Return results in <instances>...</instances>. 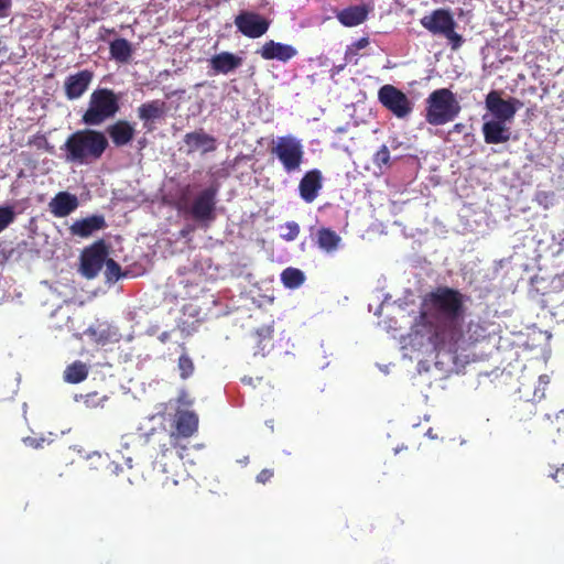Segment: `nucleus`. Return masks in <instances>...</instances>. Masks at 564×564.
I'll use <instances>...</instances> for the list:
<instances>
[{
	"label": "nucleus",
	"mask_w": 564,
	"mask_h": 564,
	"mask_svg": "<svg viewBox=\"0 0 564 564\" xmlns=\"http://www.w3.org/2000/svg\"><path fill=\"white\" fill-rule=\"evenodd\" d=\"M463 299L459 292L438 288L425 296L420 319L404 338L402 349L408 357L409 346L423 354L444 352L455 355L473 340L462 330Z\"/></svg>",
	"instance_id": "f257e3e1"
},
{
	"label": "nucleus",
	"mask_w": 564,
	"mask_h": 564,
	"mask_svg": "<svg viewBox=\"0 0 564 564\" xmlns=\"http://www.w3.org/2000/svg\"><path fill=\"white\" fill-rule=\"evenodd\" d=\"M104 132L83 129L73 132L61 147L63 159L73 165H90L101 159L108 148Z\"/></svg>",
	"instance_id": "f03ea898"
},
{
	"label": "nucleus",
	"mask_w": 564,
	"mask_h": 564,
	"mask_svg": "<svg viewBox=\"0 0 564 564\" xmlns=\"http://www.w3.org/2000/svg\"><path fill=\"white\" fill-rule=\"evenodd\" d=\"M120 97L111 89L97 88L89 97L82 121L86 126H100L119 111Z\"/></svg>",
	"instance_id": "7ed1b4c3"
},
{
	"label": "nucleus",
	"mask_w": 564,
	"mask_h": 564,
	"mask_svg": "<svg viewBox=\"0 0 564 564\" xmlns=\"http://www.w3.org/2000/svg\"><path fill=\"white\" fill-rule=\"evenodd\" d=\"M460 111L455 95L447 88L436 89L426 99L425 119L430 124L442 126L453 121Z\"/></svg>",
	"instance_id": "20e7f679"
},
{
	"label": "nucleus",
	"mask_w": 564,
	"mask_h": 564,
	"mask_svg": "<svg viewBox=\"0 0 564 564\" xmlns=\"http://www.w3.org/2000/svg\"><path fill=\"white\" fill-rule=\"evenodd\" d=\"M271 153L289 175L299 173L305 159L303 142L293 134H285L274 139Z\"/></svg>",
	"instance_id": "39448f33"
},
{
	"label": "nucleus",
	"mask_w": 564,
	"mask_h": 564,
	"mask_svg": "<svg viewBox=\"0 0 564 564\" xmlns=\"http://www.w3.org/2000/svg\"><path fill=\"white\" fill-rule=\"evenodd\" d=\"M421 25L434 35L446 37L453 50L463 44V37L455 32L456 22L449 10L436 9L420 20Z\"/></svg>",
	"instance_id": "423d86ee"
},
{
	"label": "nucleus",
	"mask_w": 564,
	"mask_h": 564,
	"mask_svg": "<svg viewBox=\"0 0 564 564\" xmlns=\"http://www.w3.org/2000/svg\"><path fill=\"white\" fill-rule=\"evenodd\" d=\"M485 106L491 115L490 119L511 123L522 102L517 98L503 99L500 91L491 90L486 96Z\"/></svg>",
	"instance_id": "0eeeda50"
},
{
	"label": "nucleus",
	"mask_w": 564,
	"mask_h": 564,
	"mask_svg": "<svg viewBox=\"0 0 564 564\" xmlns=\"http://www.w3.org/2000/svg\"><path fill=\"white\" fill-rule=\"evenodd\" d=\"M381 105L391 111L397 118L403 119L413 110V104L409 97L392 85H383L378 91Z\"/></svg>",
	"instance_id": "6e6552de"
},
{
	"label": "nucleus",
	"mask_w": 564,
	"mask_h": 564,
	"mask_svg": "<svg viewBox=\"0 0 564 564\" xmlns=\"http://www.w3.org/2000/svg\"><path fill=\"white\" fill-rule=\"evenodd\" d=\"M217 193L218 186L213 184L194 197L189 213L195 220L202 223L214 220Z\"/></svg>",
	"instance_id": "1a4fd4ad"
},
{
	"label": "nucleus",
	"mask_w": 564,
	"mask_h": 564,
	"mask_svg": "<svg viewBox=\"0 0 564 564\" xmlns=\"http://www.w3.org/2000/svg\"><path fill=\"white\" fill-rule=\"evenodd\" d=\"M235 25L245 36L258 39L267 33L270 22L256 12L242 11L235 18Z\"/></svg>",
	"instance_id": "9d476101"
},
{
	"label": "nucleus",
	"mask_w": 564,
	"mask_h": 564,
	"mask_svg": "<svg viewBox=\"0 0 564 564\" xmlns=\"http://www.w3.org/2000/svg\"><path fill=\"white\" fill-rule=\"evenodd\" d=\"M108 257V251L102 242L85 249L80 258V272L87 279H94L100 272Z\"/></svg>",
	"instance_id": "9b49d317"
},
{
	"label": "nucleus",
	"mask_w": 564,
	"mask_h": 564,
	"mask_svg": "<svg viewBox=\"0 0 564 564\" xmlns=\"http://www.w3.org/2000/svg\"><path fill=\"white\" fill-rule=\"evenodd\" d=\"M166 111V102L161 99L143 102L137 110L138 118L142 121L143 128L148 132L155 129V122L164 119Z\"/></svg>",
	"instance_id": "f8f14e48"
},
{
	"label": "nucleus",
	"mask_w": 564,
	"mask_h": 564,
	"mask_svg": "<svg viewBox=\"0 0 564 564\" xmlns=\"http://www.w3.org/2000/svg\"><path fill=\"white\" fill-rule=\"evenodd\" d=\"M243 58L230 52H220L208 59V74L210 76L228 75L238 69Z\"/></svg>",
	"instance_id": "ddd939ff"
},
{
	"label": "nucleus",
	"mask_w": 564,
	"mask_h": 564,
	"mask_svg": "<svg viewBox=\"0 0 564 564\" xmlns=\"http://www.w3.org/2000/svg\"><path fill=\"white\" fill-rule=\"evenodd\" d=\"M257 54H259L265 61L288 63L294 58L299 52L296 47L291 44L269 40L264 42L263 45L257 51Z\"/></svg>",
	"instance_id": "4468645a"
},
{
	"label": "nucleus",
	"mask_w": 564,
	"mask_h": 564,
	"mask_svg": "<svg viewBox=\"0 0 564 564\" xmlns=\"http://www.w3.org/2000/svg\"><path fill=\"white\" fill-rule=\"evenodd\" d=\"M94 79V73L89 69H83L70 74L65 78L64 90L68 100L79 99L89 88Z\"/></svg>",
	"instance_id": "2eb2a0df"
},
{
	"label": "nucleus",
	"mask_w": 564,
	"mask_h": 564,
	"mask_svg": "<svg viewBox=\"0 0 564 564\" xmlns=\"http://www.w3.org/2000/svg\"><path fill=\"white\" fill-rule=\"evenodd\" d=\"M324 177L318 169L307 171L299 183V195L307 204L313 203L323 188Z\"/></svg>",
	"instance_id": "dca6fc26"
},
{
	"label": "nucleus",
	"mask_w": 564,
	"mask_h": 564,
	"mask_svg": "<svg viewBox=\"0 0 564 564\" xmlns=\"http://www.w3.org/2000/svg\"><path fill=\"white\" fill-rule=\"evenodd\" d=\"M484 124L481 128L484 140L487 144H500L508 142L511 137L509 122L488 119L485 115L482 117Z\"/></svg>",
	"instance_id": "f3484780"
},
{
	"label": "nucleus",
	"mask_w": 564,
	"mask_h": 564,
	"mask_svg": "<svg viewBox=\"0 0 564 564\" xmlns=\"http://www.w3.org/2000/svg\"><path fill=\"white\" fill-rule=\"evenodd\" d=\"M78 206L79 202L77 196L68 192L57 193L48 203L51 214L58 218L70 215Z\"/></svg>",
	"instance_id": "a211bd4d"
},
{
	"label": "nucleus",
	"mask_w": 564,
	"mask_h": 564,
	"mask_svg": "<svg viewBox=\"0 0 564 564\" xmlns=\"http://www.w3.org/2000/svg\"><path fill=\"white\" fill-rule=\"evenodd\" d=\"M85 334L88 335L95 343L106 345L108 343H116L120 339L118 328L108 322L97 321L90 325Z\"/></svg>",
	"instance_id": "6ab92c4d"
},
{
	"label": "nucleus",
	"mask_w": 564,
	"mask_h": 564,
	"mask_svg": "<svg viewBox=\"0 0 564 564\" xmlns=\"http://www.w3.org/2000/svg\"><path fill=\"white\" fill-rule=\"evenodd\" d=\"M105 217L101 215H93L73 223L69 231L73 236L87 238L94 232L106 228Z\"/></svg>",
	"instance_id": "aec40b11"
},
{
	"label": "nucleus",
	"mask_w": 564,
	"mask_h": 564,
	"mask_svg": "<svg viewBox=\"0 0 564 564\" xmlns=\"http://www.w3.org/2000/svg\"><path fill=\"white\" fill-rule=\"evenodd\" d=\"M107 133L116 147H124L133 140L135 129L129 121L118 120L107 128Z\"/></svg>",
	"instance_id": "412c9836"
},
{
	"label": "nucleus",
	"mask_w": 564,
	"mask_h": 564,
	"mask_svg": "<svg viewBox=\"0 0 564 564\" xmlns=\"http://www.w3.org/2000/svg\"><path fill=\"white\" fill-rule=\"evenodd\" d=\"M184 142L187 145L188 153L200 150L203 153L212 152L216 149V139L204 131H194L184 135Z\"/></svg>",
	"instance_id": "4be33fe9"
},
{
	"label": "nucleus",
	"mask_w": 564,
	"mask_h": 564,
	"mask_svg": "<svg viewBox=\"0 0 564 564\" xmlns=\"http://www.w3.org/2000/svg\"><path fill=\"white\" fill-rule=\"evenodd\" d=\"M316 245L325 253L333 254L341 246V238L329 228H321L316 232Z\"/></svg>",
	"instance_id": "5701e85b"
},
{
	"label": "nucleus",
	"mask_w": 564,
	"mask_h": 564,
	"mask_svg": "<svg viewBox=\"0 0 564 564\" xmlns=\"http://www.w3.org/2000/svg\"><path fill=\"white\" fill-rule=\"evenodd\" d=\"M368 17V9L365 6H352L343 9L337 13L338 21L345 26H357Z\"/></svg>",
	"instance_id": "b1692460"
},
{
	"label": "nucleus",
	"mask_w": 564,
	"mask_h": 564,
	"mask_svg": "<svg viewBox=\"0 0 564 564\" xmlns=\"http://www.w3.org/2000/svg\"><path fill=\"white\" fill-rule=\"evenodd\" d=\"M198 426V417L194 412L181 411L176 414V431L183 437L192 436Z\"/></svg>",
	"instance_id": "393cba45"
},
{
	"label": "nucleus",
	"mask_w": 564,
	"mask_h": 564,
	"mask_svg": "<svg viewBox=\"0 0 564 564\" xmlns=\"http://www.w3.org/2000/svg\"><path fill=\"white\" fill-rule=\"evenodd\" d=\"M109 53L112 59L126 64L132 56V44L126 39H116L109 44Z\"/></svg>",
	"instance_id": "a878e982"
},
{
	"label": "nucleus",
	"mask_w": 564,
	"mask_h": 564,
	"mask_svg": "<svg viewBox=\"0 0 564 564\" xmlns=\"http://www.w3.org/2000/svg\"><path fill=\"white\" fill-rule=\"evenodd\" d=\"M281 281L286 289H297L305 281V274L302 270L296 268H286L281 273Z\"/></svg>",
	"instance_id": "bb28decb"
},
{
	"label": "nucleus",
	"mask_w": 564,
	"mask_h": 564,
	"mask_svg": "<svg viewBox=\"0 0 564 564\" xmlns=\"http://www.w3.org/2000/svg\"><path fill=\"white\" fill-rule=\"evenodd\" d=\"M87 375L88 369L86 365L80 361H75L66 368L64 379L69 383H79L86 379Z\"/></svg>",
	"instance_id": "cd10ccee"
},
{
	"label": "nucleus",
	"mask_w": 564,
	"mask_h": 564,
	"mask_svg": "<svg viewBox=\"0 0 564 564\" xmlns=\"http://www.w3.org/2000/svg\"><path fill=\"white\" fill-rule=\"evenodd\" d=\"M104 265L106 267L105 275L107 282H117L120 278L126 275V273H122L120 265L112 259L106 258Z\"/></svg>",
	"instance_id": "c85d7f7f"
},
{
	"label": "nucleus",
	"mask_w": 564,
	"mask_h": 564,
	"mask_svg": "<svg viewBox=\"0 0 564 564\" xmlns=\"http://www.w3.org/2000/svg\"><path fill=\"white\" fill-rule=\"evenodd\" d=\"M17 212L11 205L0 206V232L6 230L15 220Z\"/></svg>",
	"instance_id": "c756f323"
},
{
	"label": "nucleus",
	"mask_w": 564,
	"mask_h": 564,
	"mask_svg": "<svg viewBox=\"0 0 564 564\" xmlns=\"http://www.w3.org/2000/svg\"><path fill=\"white\" fill-rule=\"evenodd\" d=\"M177 368L182 379L189 378L194 372V364L189 356L183 354L178 358Z\"/></svg>",
	"instance_id": "7c9ffc66"
},
{
	"label": "nucleus",
	"mask_w": 564,
	"mask_h": 564,
	"mask_svg": "<svg viewBox=\"0 0 564 564\" xmlns=\"http://www.w3.org/2000/svg\"><path fill=\"white\" fill-rule=\"evenodd\" d=\"M273 324L261 326L256 330V335L259 338V347L260 350H264L265 344L264 341H270L273 336Z\"/></svg>",
	"instance_id": "2f4dec72"
},
{
	"label": "nucleus",
	"mask_w": 564,
	"mask_h": 564,
	"mask_svg": "<svg viewBox=\"0 0 564 564\" xmlns=\"http://www.w3.org/2000/svg\"><path fill=\"white\" fill-rule=\"evenodd\" d=\"M390 162V151L387 145H381L373 155V163L379 167L388 165Z\"/></svg>",
	"instance_id": "473e14b6"
},
{
	"label": "nucleus",
	"mask_w": 564,
	"mask_h": 564,
	"mask_svg": "<svg viewBox=\"0 0 564 564\" xmlns=\"http://www.w3.org/2000/svg\"><path fill=\"white\" fill-rule=\"evenodd\" d=\"M83 398L88 408L104 406V403L107 401L106 395L99 397L98 393L86 394Z\"/></svg>",
	"instance_id": "72a5a7b5"
},
{
	"label": "nucleus",
	"mask_w": 564,
	"mask_h": 564,
	"mask_svg": "<svg viewBox=\"0 0 564 564\" xmlns=\"http://www.w3.org/2000/svg\"><path fill=\"white\" fill-rule=\"evenodd\" d=\"M535 202L543 206L545 209L553 205L554 194L551 192H538L535 195Z\"/></svg>",
	"instance_id": "f704fd0d"
},
{
	"label": "nucleus",
	"mask_w": 564,
	"mask_h": 564,
	"mask_svg": "<svg viewBox=\"0 0 564 564\" xmlns=\"http://www.w3.org/2000/svg\"><path fill=\"white\" fill-rule=\"evenodd\" d=\"M285 228L288 231L282 234V238L288 241L294 240L300 234V226L295 221L286 223Z\"/></svg>",
	"instance_id": "c9c22d12"
},
{
	"label": "nucleus",
	"mask_w": 564,
	"mask_h": 564,
	"mask_svg": "<svg viewBox=\"0 0 564 564\" xmlns=\"http://www.w3.org/2000/svg\"><path fill=\"white\" fill-rule=\"evenodd\" d=\"M30 144H34L37 149H44L45 151L53 153L54 147L47 141L44 135L35 137L29 141Z\"/></svg>",
	"instance_id": "e433bc0d"
},
{
	"label": "nucleus",
	"mask_w": 564,
	"mask_h": 564,
	"mask_svg": "<svg viewBox=\"0 0 564 564\" xmlns=\"http://www.w3.org/2000/svg\"><path fill=\"white\" fill-rule=\"evenodd\" d=\"M550 383V378L547 375H541L538 379V386L534 390V397L535 398H543L544 397V391H545V388L546 386Z\"/></svg>",
	"instance_id": "4c0bfd02"
},
{
	"label": "nucleus",
	"mask_w": 564,
	"mask_h": 564,
	"mask_svg": "<svg viewBox=\"0 0 564 564\" xmlns=\"http://www.w3.org/2000/svg\"><path fill=\"white\" fill-rule=\"evenodd\" d=\"M12 7V0H0V19L10 15Z\"/></svg>",
	"instance_id": "58836bf2"
},
{
	"label": "nucleus",
	"mask_w": 564,
	"mask_h": 564,
	"mask_svg": "<svg viewBox=\"0 0 564 564\" xmlns=\"http://www.w3.org/2000/svg\"><path fill=\"white\" fill-rule=\"evenodd\" d=\"M45 442V438L44 437H41V438H36V437H31V436H28V437H24L23 438V443L26 445V446H30V447H33V448H40L42 447L43 443Z\"/></svg>",
	"instance_id": "ea45409f"
},
{
	"label": "nucleus",
	"mask_w": 564,
	"mask_h": 564,
	"mask_svg": "<svg viewBox=\"0 0 564 564\" xmlns=\"http://www.w3.org/2000/svg\"><path fill=\"white\" fill-rule=\"evenodd\" d=\"M273 476V471L270 469H263L257 476V481L264 484Z\"/></svg>",
	"instance_id": "a19ab883"
},
{
	"label": "nucleus",
	"mask_w": 564,
	"mask_h": 564,
	"mask_svg": "<svg viewBox=\"0 0 564 564\" xmlns=\"http://www.w3.org/2000/svg\"><path fill=\"white\" fill-rule=\"evenodd\" d=\"M557 265H564V246L561 247L556 254ZM564 280V270L561 273L560 280Z\"/></svg>",
	"instance_id": "79ce46f5"
},
{
	"label": "nucleus",
	"mask_w": 564,
	"mask_h": 564,
	"mask_svg": "<svg viewBox=\"0 0 564 564\" xmlns=\"http://www.w3.org/2000/svg\"><path fill=\"white\" fill-rule=\"evenodd\" d=\"M554 480L562 486H564V468H558L556 471L552 475Z\"/></svg>",
	"instance_id": "37998d69"
},
{
	"label": "nucleus",
	"mask_w": 564,
	"mask_h": 564,
	"mask_svg": "<svg viewBox=\"0 0 564 564\" xmlns=\"http://www.w3.org/2000/svg\"><path fill=\"white\" fill-rule=\"evenodd\" d=\"M555 423L557 425V430L561 431L564 429V410H561L555 416Z\"/></svg>",
	"instance_id": "c03bdc74"
},
{
	"label": "nucleus",
	"mask_w": 564,
	"mask_h": 564,
	"mask_svg": "<svg viewBox=\"0 0 564 564\" xmlns=\"http://www.w3.org/2000/svg\"><path fill=\"white\" fill-rule=\"evenodd\" d=\"M171 440H172V444H173V446H175V447H176V446H177V445H176L177 435H175L174 433H172V434H171Z\"/></svg>",
	"instance_id": "a18cd8bd"
},
{
	"label": "nucleus",
	"mask_w": 564,
	"mask_h": 564,
	"mask_svg": "<svg viewBox=\"0 0 564 564\" xmlns=\"http://www.w3.org/2000/svg\"><path fill=\"white\" fill-rule=\"evenodd\" d=\"M426 436H429L430 438H435V435L432 433V429H430V430L426 432Z\"/></svg>",
	"instance_id": "49530a36"
},
{
	"label": "nucleus",
	"mask_w": 564,
	"mask_h": 564,
	"mask_svg": "<svg viewBox=\"0 0 564 564\" xmlns=\"http://www.w3.org/2000/svg\"><path fill=\"white\" fill-rule=\"evenodd\" d=\"M167 451H169V448L166 447V445H165V444H164V445H162V447H161V452H162V454H163V455H165V453H166Z\"/></svg>",
	"instance_id": "de8ad7c7"
},
{
	"label": "nucleus",
	"mask_w": 564,
	"mask_h": 564,
	"mask_svg": "<svg viewBox=\"0 0 564 564\" xmlns=\"http://www.w3.org/2000/svg\"><path fill=\"white\" fill-rule=\"evenodd\" d=\"M161 339L162 340L166 339V334H162Z\"/></svg>",
	"instance_id": "09e8293b"
},
{
	"label": "nucleus",
	"mask_w": 564,
	"mask_h": 564,
	"mask_svg": "<svg viewBox=\"0 0 564 564\" xmlns=\"http://www.w3.org/2000/svg\"><path fill=\"white\" fill-rule=\"evenodd\" d=\"M127 463H128L129 467H131V458H128Z\"/></svg>",
	"instance_id": "8fccbe9b"
},
{
	"label": "nucleus",
	"mask_w": 564,
	"mask_h": 564,
	"mask_svg": "<svg viewBox=\"0 0 564 564\" xmlns=\"http://www.w3.org/2000/svg\"><path fill=\"white\" fill-rule=\"evenodd\" d=\"M383 372H388V368L387 367H383V369H381Z\"/></svg>",
	"instance_id": "3c124183"
},
{
	"label": "nucleus",
	"mask_w": 564,
	"mask_h": 564,
	"mask_svg": "<svg viewBox=\"0 0 564 564\" xmlns=\"http://www.w3.org/2000/svg\"><path fill=\"white\" fill-rule=\"evenodd\" d=\"M343 66H337V72L341 70Z\"/></svg>",
	"instance_id": "603ef678"
}]
</instances>
